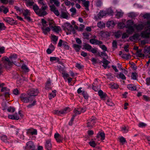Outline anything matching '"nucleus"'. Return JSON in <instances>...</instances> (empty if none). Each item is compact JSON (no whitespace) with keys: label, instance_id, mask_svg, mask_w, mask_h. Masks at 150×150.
<instances>
[{"label":"nucleus","instance_id":"603ef678","mask_svg":"<svg viewBox=\"0 0 150 150\" xmlns=\"http://www.w3.org/2000/svg\"><path fill=\"white\" fill-rule=\"evenodd\" d=\"M89 144L91 146L93 147H95L96 145V144L95 141L93 140L90 142Z\"/></svg>","mask_w":150,"mask_h":150},{"label":"nucleus","instance_id":"0eeeda50","mask_svg":"<svg viewBox=\"0 0 150 150\" xmlns=\"http://www.w3.org/2000/svg\"><path fill=\"white\" fill-rule=\"evenodd\" d=\"M35 146L33 142L30 141L27 143L25 149L26 150H35Z\"/></svg>","mask_w":150,"mask_h":150},{"label":"nucleus","instance_id":"bb28decb","mask_svg":"<svg viewBox=\"0 0 150 150\" xmlns=\"http://www.w3.org/2000/svg\"><path fill=\"white\" fill-rule=\"evenodd\" d=\"M61 114L63 115L65 114L70 111V109L69 108H66L63 110H61Z\"/></svg>","mask_w":150,"mask_h":150},{"label":"nucleus","instance_id":"393cba45","mask_svg":"<svg viewBox=\"0 0 150 150\" xmlns=\"http://www.w3.org/2000/svg\"><path fill=\"white\" fill-rule=\"evenodd\" d=\"M51 81L50 79H49L46 84L45 88L47 90L51 89Z\"/></svg>","mask_w":150,"mask_h":150},{"label":"nucleus","instance_id":"a19ab883","mask_svg":"<svg viewBox=\"0 0 150 150\" xmlns=\"http://www.w3.org/2000/svg\"><path fill=\"white\" fill-rule=\"evenodd\" d=\"M50 59L51 62H52L53 61H56V62H58L59 61V58L56 57H50Z\"/></svg>","mask_w":150,"mask_h":150},{"label":"nucleus","instance_id":"20e7f679","mask_svg":"<svg viewBox=\"0 0 150 150\" xmlns=\"http://www.w3.org/2000/svg\"><path fill=\"white\" fill-rule=\"evenodd\" d=\"M134 25V21L132 20H129L127 21L125 27L127 29L126 30L127 33L129 34H132L134 32V30L133 26Z\"/></svg>","mask_w":150,"mask_h":150},{"label":"nucleus","instance_id":"9d476101","mask_svg":"<svg viewBox=\"0 0 150 150\" xmlns=\"http://www.w3.org/2000/svg\"><path fill=\"white\" fill-rule=\"evenodd\" d=\"M1 91L3 93V94L6 97H8L10 95V90L6 87L2 88Z\"/></svg>","mask_w":150,"mask_h":150},{"label":"nucleus","instance_id":"4d7b16f0","mask_svg":"<svg viewBox=\"0 0 150 150\" xmlns=\"http://www.w3.org/2000/svg\"><path fill=\"white\" fill-rule=\"evenodd\" d=\"M6 27L3 23H0V30H5Z\"/></svg>","mask_w":150,"mask_h":150},{"label":"nucleus","instance_id":"09e8293b","mask_svg":"<svg viewBox=\"0 0 150 150\" xmlns=\"http://www.w3.org/2000/svg\"><path fill=\"white\" fill-rule=\"evenodd\" d=\"M33 8L35 12L37 14L39 10L38 6L37 5H34L33 6Z\"/></svg>","mask_w":150,"mask_h":150},{"label":"nucleus","instance_id":"423d86ee","mask_svg":"<svg viewBox=\"0 0 150 150\" xmlns=\"http://www.w3.org/2000/svg\"><path fill=\"white\" fill-rule=\"evenodd\" d=\"M39 93L37 89L32 88L28 90L27 93L30 96H37Z\"/></svg>","mask_w":150,"mask_h":150},{"label":"nucleus","instance_id":"774afa93","mask_svg":"<svg viewBox=\"0 0 150 150\" xmlns=\"http://www.w3.org/2000/svg\"><path fill=\"white\" fill-rule=\"evenodd\" d=\"M143 17L144 18H150V14L147 13H146L143 15Z\"/></svg>","mask_w":150,"mask_h":150},{"label":"nucleus","instance_id":"a211bd4d","mask_svg":"<svg viewBox=\"0 0 150 150\" xmlns=\"http://www.w3.org/2000/svg\"><path fill=\"white\" fill-rule=\"evenodd\" d=\"M45 146V148L47 150H50L52 148V144L50 140L46 141Z\"/></svg>","mask_w":150,"mask_h":150},{"label":"nucleus","instance_id":"bf43d9fd","mask_svg":"<svg viewBox=\"0 0 150 150\" xmlns=\"http://www.w3.org/2000/svg\"><path fill=\"white\" fill-rule=\"evenodd\" d=\"M53 112L54 114H56L58 115H61L60 110H55L53 111Z\"/></svg>","mask_w":150,"mask_h":150},{"label":"nucleus","instance_id":"5fc2aeb1","mask_svg":"<svg viewBox=\"0 0 150 150\" xmlns=\"http://www.w3.org/2000/svg\"><path fill=\"white\" fill-rule=\"evenodd\" d=\"M83 35L84 37V38L88 39L89 36V33H88L85 32L83 33Z\"/></svg>","mask_w":150,"mask_h":150},{"label":"nucleus","instance_id":"e433bc0d","mask_svg":"<svg viewBox=\"0 0 150 150\" xmlns=\"http://www.w3.org/2000/svg\"><path fill=\"white\" fill-rule=\"evenodd\" d=\"M118 27L120 29H123L125 27V24L123 22H120L118 23Z\"/></svg>","mask_w":150,"mask_h":150},{"label":"nucleus","instance_id":"2f4dec72","mask_svg":"<svg viewBox=\"0 0 150 150\" xmlns=\"http://www.w3.org/2000/svg\"><path fill=\"white\" fill-rule=\"evenodd\" d=\"M73 47L74 48L76 51L77 52L79 51L81 47V46L76 44H73Z\"/></svg>","mask_w":150,"mask_h":150},{"label":"nucleus","instance_id":"0e129e2a","mask_svg":"<svg viewBox=\"0 0 150 150\" xmlns=\"http://www.w3.org/2000/svg\"><path fill=\"white\" fill-rule=\"evenodd\" d=\"M131 77L133 79H136L137 77V74L136 73H132V74Z\"/></svg>","mask_w":150,"mask_h":150},{"label":"nucleus","instance_id":"9b49d317","mask_svg":"<svg viewBox=\"0 0 150 150\" xmlns=\"http://www.w3.org/2000/svg\"><path fill=\"white\" fill-rule=\"evenodd\" d=\"M3 20L6 23L11 25L16 24V22L13 18L9 17H5L3 18Z\"/></svg>","mask_w":150,"mask_h":150},{"label":"nucleus","instance_id":"7ed1b4c3","mask_svg":"<svg viewBox=\"0 0 150 150\" xmlns=\"http://www.w3.org/2000/svg\"><path fill=\"white\" fill-rule=\"evenodd\" d=\"M17 58V55L16 54H11L9 58L6 56H5L2 59L3 61H4L5 67L7 68L13 65Z\"/></svg>","mask_w":150,"mask_h":150},{"label":"nucleus","instance_id":"aec40b11","mask_svg":"<svg viewBox=\"0 0 150 150\" xmlns=\"http://www.w3.org/2000/svg\"><path fill=\"white\" fill-rule=\"evenodd\" d=\"M139 37V34L136 33L134 35L132 36L129 38L130 40L133 41H134L137 40Z\"/></svg>","mask_w":150,"mask_h":150},{"label":"nucleus","instance_id":"412c9836","mask_svg":"<svg viewBox=\"0 0 150 150\" xmlns=\"http://www.w3.org/2000/svg\"><path fill=\"white\" fill-rule=\"evenodd\" d=\"M47 13L45 11L42 10L41 8L39 9L37 14L40 16H44L46 15Z\"/></svg>","mask_w":150,"mask_h":150},{"label":"nucleus","instance_id":"c85d7f7f","mask_svg":"<svg viewBox=\"0 0 150 150\" xmlns=\"http://www.w3.org/2000/svg\"><path fill=\"white\" fill-rule=\"evenodd\" d=\"M42 29L43 33L45 35L47 34L48 33L50 32V29L49 27H47V28H46L44 26L42 28Z\"/></svg>","mask_w":150,"mask_h":150},{"label":"nucleus","instance_id":"c756f323","mask_svg":"<svg viewBox=\"0 0 150 150\" xmlns=\"http://www.w3.org/2000/svg\"><path fill=\"white\" fill-rule=\"evenodd\" d=\"M51 4L54 3L57 6H59L60 4V3L58 0H50Z\"/></svg>","mask_w":150,"mask_h":150},{"label":"nucleus","instance_id":"4be33fe9","mask_svg":"<svg viewBox=\"0 0 150 150\" xmlns=\"http://www.w3.org/2000/svg\"><path fill=\"white\" fill-rule=\"evenodd\" d=\"M110 88L112 89H116L118 88L119 85L116 83H111L109 84Z\"/></svg>","mask_w":150,"mask_h":150},{"label":"nucleus","instance_id":"6e6d98bb","mask_svg":"<svg viewBox=\"0 0 150 150\" xmlns=\"http://www.w3.org/2000/svg\"><path fill=\"white\" fill-rule=\"evenodd\" d=\"M130 56V54H123L122 55V57L126 59H127L129 58Z\"/></svg>","mask_w":150,"mask_h":150},{"label":"nucleus","instance_id":"72a5a7b5","mask_svg":"<svg viewBox=\"0 0 150 150\" xmlns=\"http://www.w3.org/2000/svg\"><path fill=\"white\" fill-rule=\"evenodd\" d=\"M56 90H54L52 91V92L49 94V99H51L52 98H54L56 95Z\"/></svg>","mask_w":150,"mask_h":150},{"label":"nucleus","instance_id":"13d9d810","mask_svg":"<svg viewBox=\"0 0 150 150\" xmlns=\"http://www.w3.org/2000/svg\"><path fill=\"white\" fill-rule=\"evenodd\" d=\"M106 103V104L109 106H112L114 105V104L112 103L110 100H108Z\"/></svg>","mask_w":150,"mask_h":150},{"label":"nucleus","instance_id":"6ab92c4d","mask_svg":"<svg viewBox=\"0 0 150 150\" xmlns=\"http://www.w3.org/2000/svg\"><path fill=\"white\" fill-rule=\"evenodd\" d=\"M51 39L52 43L56 45L58 40V37L55 36L54 35H51Z\"/></svg>","mask_w":150,"mask_h":150},{"label":"nucleus","instance_id":"8fccbe9b","mask_svg":"<svg viewBox=\"0 0 150 150\" xmlns=\"http://www.w3.org/2000/svg\"><path fill=\"white\" fill-rule=\"evenodd\" d=\"M22 69L24 70V71L26 72H28L29 71V69L27 66L25 65H23L22 66Z\"/></svg>","mask_w":150,"mask_h":150},{"label":"nucleus","instance_id":"4468645a","mask_svg":"<svg viewBox=\"0 0 150 150\" xmlns=\"http://www.w3.org/2000/svg\"><path fill=\"white\" fill-rule=\"evenodd\" d=\"M50 7L51 11L53 12L56 16H58L59 15V12L54 4L50 6Z\"/></svg>","mask_w":150,"mask_h":150},{"label":"nucleus","instance_id":"864d4df0","mask_svg":"<svg viewBox=\"0 0 150 150\" xmlns=\"http://www.w3.org/2000/svg\"><path fill=\"white\" fill-rule=\"evenodd\" d=\"M85 99H87L88 98V95L87 92L85 91L83 92V93L82 94Z\"/></svg>","mask_w":150,"mask_h":150},{"label":"nucleus","instance_id":"c03bdc74","mask_svg":"<svg viewBox=\"0 0 150 150\" xmlns=\"http://www.w3.org/2000/svg\"><path fill=\"white\" fill-rule=\"evenodd\" d=\"M119 141L122 145L124 144L126 142L125 139L123 137H120L119 138Z\"/></svg>","mask_w":150,"mask_h":150},{"label":"nucleus","instance_id":"a878e982","mask_svg":"<svg viewBox=\"0 0 150 150\" xmlns=\"http://www.w3.org/2000/svg\"><path fill=\"white\" fill-rule=\"evenodd\" d=\"M115 25V23L112 21H108L106 23V26L108 27H113Z\"/></svg>","mask_w":150,"mask_h":150},{"label":"nucleus","instance_id":"f3484780","mask_svg":"<svg viewBox=\"0 0 150 150\" xmlns=\"http://www.w3.org/2000/svg\"><path fill=\"white\" fill-rule=\"evenodd\" d=\"M144 52L146 56L150 58V46L145 47L144 49Z\"/></svg>","mask_w":150,"mask_h":150},{"label":"nucleus","instance_id":"f257e3e1","mask_svg":"<svg viewBox=\"0 0 150 150\" xmlns=\"http://www.w3.org/2000/svg\"><path fill=\"white\" fill-rule=\"evenodd\" d=\"M145 25L147 27L145 28V30L142 32L141 35L143 38H147L149 37L150 35V20L148 21L145 24H134V27H135L137 30L140 31L142 30Z\"/></svg>","mask_w":150,"mask_h":150},{"label":"nucleus","instance_id":"f704fd0d","mask_svg":"<svg viewBox=\"0 0 150 150\" xmlns=\"http://www.w3.org/2000/svg\"><path fill=\"white\" fill-rule=\"evenodd\" d=\"M98 93L101 98H105L106 96L105 94L101 90H100L98 91Z\"/></svg>","mask_w":150,"mask_h":150},{"label":"nucleus","instance_id":"37998d69","mask_svg":"<svg viewBox=\"0 0 150 150\" xmlns=\"http://www.w3.org/2000/svg\"><path fill=\"white\" fill-rule=\"evenodd\" d=\"M62 46L66 50H68L69 49V47L68 43L65 41L63 42Z\"/></svg>","mask_w":150,"mask_h":150},{"label":"nucleus","instance_id":"3c124183","mask_svg":"<svg viewBox=\"0 0 150 150\" xmlns=\"http://www.w3.org/2000/svg\"><path fill=\"white\" fill-rule=\"evenodd\" d=\"M100 56L102 57L103 59H106L105 57H108L107 54L104 51L101 52Z\"/></svg>","mask_w":150,"mask_h":150},{"label":"nucleus","instance_id":"f03ea898","mask_svg":"<svg viewBox=\"0 0 150 150\" xmlns=\"http://www.w3.org/2000/svg\"><path fill=\"white\" fill-rule=\"evenodd\" d=\"M21 100L25 103H30L27 106L28 108H31L36 104V101L32 97L28 95L25 93L22 94L20 96Z\"/></svg>","mask_w":150,"mask_h":150},{"label":"nucleus","instance_id":"680f3d73","mask_svg":"<svg viewBox=\"0 0 150 150\" xmlns=\"http://www.w3.org/2000/svg\"><path fill=\"white\" fill-rule=\"evenodd\" d=\"M15 108L13 107H10L7 109V110L8 112H13L15 111Z\"/></svg>","mask_w":150,"mask_h":150},{"label":"nucleus","instance_id":"338daca9","mask_svg":"<svg viewBox=\"0 0 150 150\" xmlns=\"http://www.w3.org/2000/svg\"><path fill=\"white\" fill-rule=\"evenodd\" d=\"M119 78L122 80H125L126 79V77L125 75L122 73H120L119 74Z\"/></svg>","mask_w":150,"mask_h":150},{"label":"nucleus","instance_id":"79ce46f5","mask_svg":"<svg viewBox=\"0 0 150 150\" xmlns=\"http://www.w3.org/2000/svg\"><path fill=\"white\" fill-rule=\"evenodd\" d=\"M84 47L85 49L87 50L88 51H90L92 48V47L90 45L88 44H86L83 46Z\"/></svg>","mask_w":150,"mask_h":150},{"label":"nucleus","instance_id":"f8f14e48","mask_svg":"<svg viewBox=\"0 0 150 150\" xmlns=\"http://www.w3.org/2000/svg\"><path fill=\"white\" fill-rule=\"evenodd\" d=\"M86 110L85 108H76L73 110L74 113L76 115L80 114L81 112H84Z\"/></svg>","mask_w":150,"mask_h":150},{"label":"nucleus","instance_id":"ea45409f","mask_svg":"<svg viewBox=\"0 0 150 150\" xmlns=\"http://www.w3.org/2000/svg\"><path fill=\"white\" fill-rule=\"evenodd\" d=\"M62 76L64 79L66 81L67 78L69 77V75L67 73L64 72H62Z\"/></svg>","mask_w":150,"mask_h":150},{"label":"nucleus","instance_id":"a18cd8bd","mask_svg":"<svg viewBox=\"0 0 150 150\" xmlns=\"http://www.w3.org/2000/svg\"><path fill=\"white\" fill-rule=\"evenodd\" d=\"M123 14V13L122 12L118 11L117 12L116 16L117 18H119L122 16Z\"/></svg>","mask_w":150,"mask_h":150},{"label":"nucleus","instance_id":"052dcab7","mask_svg":"<svg viewBox=\"0 0 150 150\" xmlns=\"http://www.w3.org/2000/svg\"><path fill=\"white\" fill-rule=\"evenodd\" d=\"M82 89V87H80L77 90V92L78 93L81 95H82L83 93V92L85 91L84 90H81Z\"/></svg>","mask_w":150,"mask_h":150},{"label":"nucleus","instance_id":"49530a36","mask_svg":"<svg viewBox=\"0 0 150 150\" xmlns=\"http://www.w3.org/2000/svg\"><path fill=\"white\" fill-rule=\"evenodd\" d=\"M141 50H138L137 51V56L141 58L144 57V54L141 52Z\"/></svg>","mask_w":150,"mask_h":150},{"label":"nucleus","instance_id":"b1692460","mask_svg":"<svg viewBox=\"0 0 150 150\" xmlns=\"http://www.w3.org/2000/svg\"><path fill=\"white\" fill-rule=\"evenodd\" d=\"M97 138L101 137V140H104L105 139V134L103 132H99L97 135Z\"/></svg>","mask_w":150,"mask_h":150},{"label":"nucleus","instance_id":"de8ad7c7","mask_svg":"<svg viewBox=\"0 0 150 150\" xmlns=\"http://www.w3.org/2000/svg\"><path fill=\"white\" fill-rule=\"evenodd\" d=\"M1 139L4 142H7V138L6 136L3 135L1 137Z\"/></svg>","mask_w":150,"mask_h":150},{"label":"nucleus","instance_id":"6e6552de","mask_svg":"<svg viewBox=\"0 0 150 150\" xmlns=\"http://www.w3.org/2000/svg\"><path fill=\"white\" fill-rule=\"evenodd\" d=\"M65 30H66V28L68 30L70 31V32L73 34H74L75 33V30L71 25L70 23H66L65 24Z\"/></svg>","mask_w":150,"mask_h":150},{"label":"nucleus","instance_id":"69168bd1","mask_svg":"<svg viewBox=\"0 0 150 150\" xmlns=\"http://www.w3.org/2000/svg\"><path fill=\"white\" fill-rule=\"evenodd\" d=\"M100 48L102 49L103 50L104 52L107 51V48L104 45H100Z\"/></svg>","mask_w":150,"mask_h":150},{"label":"nucleus","instance_id":"c9c22d12","mask_svg":"<svg viewBox=\"0 0 150 150\" xmlns=\"http://www.w3.org/2000/svg\"><path fill=\"white\" fill-rule=\"evenodd\" d=\"M89 2L88 1H86L83 3L84 6L85 7L86 9L87 10H89Z\"/></svg>","mask_w":150,"mask_h":150},{"label":"nucleus","instance_id":"2eb2a0df","mask_svg":"<svg viewBox=\"0 0 150 150\" xmlns=\"http://www.w3.org/2000/svg\"><path fill=\"white\" fill-rule=\"evenodd\" d=\"M54 137L57 141L58 142H61L63 139V137L58 133H55Z\"/></svg>","mask_w":150,"mask_h":150},{"label":"nucleus","instance_id":"58836bf2","mask_svg":"<svg viewBox=\"0 0 150 150\" xmlns=\"http://www.w3.org/2000/svg\"><path fill=\"white\" fill-rule=\"evenodd\" d=\"M121 131L123 133H127L128 131V128L126 126H124L121 128Z\"/></svg>","mask_w":150,"mask_h":150},{"label":"nucleus","instance_id":"4c0bfd02","mask_svg":"<svg viewBox=\"0 0 150 150\" xmlns=\"http://www.w3.org/2000/svg\"><path fill=\"white\" fill-rule=\"evenodd\" d=\"M97 26L99 28H102L105 27V24L103 22H99L97 23Z\"/></svg>","mask_w":150,"mask_h":150},{"label":"nucleus","instance_id":"dca6fc26","mask_svg":"<svg viewBox=\"0 0 150 150\" xmlns=\"http://www.w3.org/2000/svg\"><path fill=\"white\" fill-rule=\"evenodd\" d=\"M95 123V120L93 118H91L88 120L87 124V127H92L94 125Z\"/></svg>","mask_w":150,"mask_h":150},{"label":"nucleus","instance_id":"5701e85b","mask_svg":"<svg viewBox=\"0 0 150 150\" xmlns=\"http://www.w3.org/2000/svg\"><path fill=\"white\" fill-rule=\"evenodd\" d=\"M28 132L32 135H37V130L33 129H28Z\"/></svg>","mask_w":150,"mask_h":150},{"label":"nucleus","instance_id":"cd10ccee","mask_svg":"<svg viewBox=\"0 0 150 150\" xmlns=\"http://www.w3.org/2000/svg\"><path fill=\"white\" fill-rule=\"evenodd\" d=\"M102 62L103 64V66L105 69L107 67L108 65L110 63L109 61L106 60V59H103Z\"/></svg>","mask_w":150,"mask_h":150},{"label":"nucleus","instance_id":"39448f33","mask_svg":"<svg viewBox=\"0 0 150 150\" xmlns=\"http://www.w3.org/2000/svg\"><path fill=\"white\" fill-rule=\"evenodd\" d=\"M108 11H110L109 13L108 12L106 13V12L103 11H100L98 15V16H95L94 19L96 20H98L99 19H100L101 18H103V17L106 16L107 14H112L113 13V11L111 9H108Z\"/></svg>","mask_w":150,"mask_h":150},{"label":"nucleus","instance_id":"e2e57ef3","mask_svg":"<svg viewBox=\"0 0 150 150\" xmlns=\"http://www.w3.org/2000/svg\"><path fill=\"white\" fill-rule=\"evenodd\" d=\"M7 108V105L6 103H3L1 104V108L3 110H5Z\"/></svg>","mask_w":150,"mask_h":150},{"label":"nucleus","instance_id":"473e14b6","mask_svg":"<svg viewBox=\"0 0 150 150\" xmlns=\"http://www.w3.org/2000/svg\"><path fill=\"white\" fill-rule=\"evenodd\" d=\"M127 88L131 91L135 90L136 89V87L132 84H129L127 85Z\"/></svg>","mask_w":150,"mask_h":150},{"label":"nucleus","instance_id":"1a4fd4ad","mask_svg":"<svg viewBox=\"0 0 150 150\" xmlns=\"http://www.w3.org/2000/svg\"><path fill=\"white\" fill-rule=\"evenodd\" d=\"M23 14L25 17V18L28 21H30L31 19L30 16V13L29 11L28 10L26 9L24 10L23 12Z\"/></svg>","mask_w":150,"mask_h":150},{"label":"nucleus","instance_id":"7c9ffc66","mask_svg":"<svg viewBox=\"0 0 150 150\" xmlns=\"http://www.w3.org/2000/svg\"><path fill=\"white\" fill-rule=\"evenodd\" d=\"M51 28H52L53 31L56 33H58L61 30L60 27L58 26H52Z\"/></svg>","mask_w":150,"mask_h":150},{"label":"nucleus","instance_id":"ddd939ff","mask_svg":"<svg viewBox=\"0 0 150 150\" xmlns=\"http://www.w3.org/2000/svg\"><path fill=\"white\" fill-rule=\"evenodd\" d=\"M89 42L90 43L92 44L100 45L103 44V42L102 41L98 40L95 38L90 39Z\"/></svg>","mask_w":150,"mask_h":150}]
</instances>
